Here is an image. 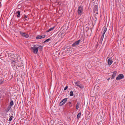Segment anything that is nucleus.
Listing matches in <instances>:
<instances>
[{"mask_svg":"<svg viewBox=\"0 0 125 125\" xmlns=\"http://www.w3.org/2000/svg\"><path fill=\"white\" fill-rule=\"evenodd\" d=\"M31 50L34 53L37 54L38 52V50L37 44L34 45L33 47H31Z\"/></svg>","mask_w":125,"mask_h":125,"instance_id":"obj_1","label":"nucleus"},{"mask_svg":"<svg viewBox=\"0 0 125 125\" xmlns=\"http://www.w3.org/2000/svg\"><path fill=\"white\" fill-rule=\"evenodd\" d=\"M50 39H48L47 40H46L44 42H49V40H50Z\"/></svg>","mask_w":125,"mask_h":125,"instance_id":"obj_25","label":"nucleus"},{"mask_svg":"<svg viewBox=\"0 0 125 125\" xmlns=\"http://www.w3.org/2000/svg\"><path fill=\"white\" fill-rule=\"evenodd\" d=\"M11 107L9 106H8L7 108L6 109L5 112L6 113H8L10 110V109Z\"/></svg>","mask_w":125,"mask_h":125,"instance_id":"obj_12","label":"nucleus"},{"mask_svg":"<svg viewBox=\"0 0 125 125\" xmlns=\"http://www.w3.org/2000/svg\"><path fill=\"white\" fill-rule=\"evenodd\" d=\"M3 80H0V84H1L3 83Z\"/></svg>","mask_w":125,"mask_h":125,"instance_id":"obj_26","label":"nucleus"},{"mask_svg":"<svg viewBox=\"0 0 125 125\" xmlns=\"http://www.w3.org/2000/svg\"><path fill=\"white\" fill-rule=\"evenodd\" d=\"M75 85L76 86H77L78 87L79 85V82H75Z\"/></svg>","mask_w":125,"mask_h":125,"instance_id":"obj_21","label":"nucleus"},{"mask_svg":"<svg viewBox=\"0 0 125 125\" xmlns=\"http://www.w3.org/2000/svg\"><path fill=\"white\" fill-rule=\"evenodd\" d=\"M79 103L78 102L76 104V109H78L79 108Z\"/></svg>","mask_w":125,"mask_h":125,"instance_id":"obj_18","label":"nucleus"},{"mask_svg":"<svg viewBox=\"0 0 125 125\" xmlns=\"http://www.w3.org/2000/svg\"><path fill=\"white\" fill-rule=\"evenodd\" d=\"M124 77L123 75L122 74H119L118 77H117L116 78L117 80H120L122 79Z\"/></svg>","mask_w":125,"mask_h":125,"instance_id":"obj_5","label":"nucleus"},{"mask_svg":"<svg viewBox=\"0 0 125 125\" xmlns=\"http://www.w3.org/2000/svg\"><path fill=\"white\" fill-rule=\"evenodd\" d=\"M67 98H65L62 99L60 102L59 105L60 106H62L67 101Z\"/></svg>","mask_w":125,"mask_h":125,"instance_id":"obj_3","label":"nucleus"},{"mask_svg":"<svg viewBox=\"0 0 125 125\" xmlns=\"http://www.w3.org/2000/svg\"><path fill=\"white\" fill-rule=\"evenodd\" d=\"M68 104H71V102H70L68 103Z\"/></svg>","mask_w":125,"mask_h":125,"instance_id":"obj_29","label":"nucleus"},{"mask_svg":"<svg viewBox=\"0 0 125 125\" xmlns=\"http://www.w3.org/2000/svg\"><path fill=\"white\" fill-rule=\"evenodd\" d=\"M11 62L12 64V66L13 67L15 66L16 65V63L15 61L14 60L12 61Z\"/></svg>","mask_w":125,"mask_h":125,"instance_id":"obj_11","label":"nucleus"},{"mask_svg":"<svg viewBox=\"0 0 125 125\" xmlns=\"http://www.w3.org/2000/svg\"><path fill=\"white\" fill-rule=\"evenodd\" d=\"M78 87L81 89L84 88V86H81L80 85H79Z\"/></svg>","mask_w":125,"mask_h":125,"instance_id":"obj_27","label":"nucleus"},{"mask_svg":"<svg viewBox=\"0 0 125 125\" xmlns=\"http://www.w3.org/2000/svg\"><path fill=\"white\" fill-rule=\"evenodd\" d=\"M73 93L72 91H71L70 93V95L71 96H72L73 95Z\"/></svg>","mask_w":125,"mask_h":125,"instance_id":"obj_20","label":"nucleus"},{"mask_svg":"<svg viewBox=\"0 0 125 125\" xmlns=\"http://www.w3.org/2000/svg\"><path fill=\"white\" fill-rule=\"evenodd\" d=\"M13 118V116H10V118H9V121H11V120Z\"/></svg>","mask_w":125,"mask_h":125,"instance_id":"obj_22","label":"nucleus"},{"mask_svg":"<svg viewBox=\"0 0 125 125\" xmlns=\"http://www.w3.org/2000/svg\"><path fill=\"white\" fill-rule=\"evenodd\" d=\"M83 6H79L77 9V13L79 15H81L83 14Z\"/></svg>","mask_w":125,"mask_h":125,"instance_id":"obj_2","label":"nucleus"},{"mask_svg":"<svg viewBox=\"0 0 125 125\" xmlns=\"http://www.w3.org/2000/svg\"><path fill=\"white\" fill-rule=\"evenodd\" d=\"M104 35H103V34H102V36L101 37V38L100 40H101V41L102 42V41H103V38H104Z\"/></svg>","mask_w":125,"mask_h":125,"instance_id":"obj_19","label":"nucleus"},{"mask_svg":"<svg viewBox=\"0 0 125 125\" xmlns=\"http://www.w3.org/2000/svg\"><path fill=\"white\" fill-rule=\"evenodd\" d=\"M38 50L39 49L40 51H41L43 49V46H41L40 45L37 44Z\"/></svg>","mask_w":125,"mask_h":125,"instance_id":"obj_8","label":"nucleus"},{"mask_svg":"<svg viewBox=\"0 0 125 125\" xmlns=\"http://www.w3.org/2000/svg\"><path fill=\"white\" fill-rule=\"evenodd\" d=\"M20 33L21 35L24 37L28 38L29 37V35L23 32L22 31H20Z\"/></svg>","mask_w":125,"mask_h":125,"instance_id":"obj_4","label":"nucleus"},{"mask_svg":"<svg viewBox=\"0 0 125 125\" xmlns=\"http://www.w3.org/2000/svg\"><path fill=\"white\" fill-rule=\"evenodd\" d=\"M117 73V72L116 71H114L113 72V74L111 78V80H112L114 79L116 76Z\"/></svg>","mask_w":125,"mask_h":125,"instance_id":"obj_7","label":"nucleus"},{"mask_svg":"<svg viewBox=\"0 0 125 125\" xmlns=\"http://www.w3.org/2000/svg\"><path fill=\"white\" fill-rule=\"evenodd\" d=\"M13 104V101L12 100L10 102V105H9V106H10V107H11L12 106Z\"/></svg>","mask_w":125,"mask_h":125,"instance_id":"obj_14","label":"nucleus"},{"mask_svg":"<svg viewBox=\"0 0 125 125\" xmlns=\"http://www.w3.org/2000/svg\"><path fill=\"white\" fill-rule=\"evenodd\" d=\"M110 79V78H109L107 80H109Z\"/></svg>","mask_w":125,"mask_h":125,"instance_id":"obj_31","label":"nucleus"},{"mask_svg":"<svg viewBox=\"0 0 125 125\" xmlns=\"http://www.w3.org/2000/svg\"><path fill=\"white\" fill-rule=\"evenodd\" d=\"M46 36L45 35H43L41 36H40L41 38V39L42 38H43L45 37Z\"/></svg>","mask_w":125,"mask_h":125,"instance_id":"obj_24","label":"nucleus"},{"mask_svg":"<svg viewBox=\"0 0 125 125\" xmlns=\"http://www.w3.org/2000/svg\"><path fill=\"white\" fill-rule=\"evenodd\" d=\"M81 115V113H79L77 115V118L78 119H79Z\"/></svg>","mask_w":125,"mask_h":125,"instance_id":"obj_17","label":"nucleus"},{"mask_svg":"<svg viewBox=\"0 0 125 125\" xmlns=\"http://www.w3.org/2000/svg\"><path fill=\"white\" fill-rule=\"evenodd\" d=\"M20 11H18L16 12V14H17V18H19L20 16Z\"/></svg>","mask_w":125,"mask_h":125,"instance_id":"obj_13","label":"nucleus"},{"mask_svg":"<svg viewBox=\"0 0 125 125\" xmlns=\"http://www.w3.org/2000/svg\"><path fill=\"white\" fill-rule=\"evenodd\" d=\"M54 28V27H52L50 29L47 30L46 32H48L52 30Z\"/></svg>","mask_w":125,"mask_h":125,"instance_id":"obj_15","label":"nucleus"},{"mask_svg":"<svg viewBox=\"0 0 125 125\" xmlns=\"http://www.w3.org/2000/svg\"><path fill=\"white\" fill-rule=\"evenodd\" d=\"M107 30V28L106 27H104L103 28L102 32H103V34L104 35L105 32Z\"/></svg>","mask_w":125,"mask_h":125,"instance_id":"obj_9","label":"nucleus"},{"mask_svg":"<svg viewBox=\"0 0 125 125\" xmlns=\"http://www.w3.org/2000/svg\"><path fill=\"white\" fill-rule=\"evenodd\" d=\"M25 18L26 19L24 20V21H27L28 20L27 19V16L26 15H24L23 17V19H24Z\"/></svg>","mask_w":125,"mask_h":125,"instance_id":"obj_16","label":"nucleus"},{"mask_svg":"<svg viewBox=\"0 0 125 125\" xmlns=\"http://www.w3.org/2000/svg\"><path fill=\"white\" fill-rule=\"evenodd\" d=\"M108 65H110L113 62V61L111 58H109L108 61Z\"/></svg>","mask_w":125,"mask_h":125,"instance_id":"obj_10","label":"nucleus"},{"mask_svg":"<svg viewBox=\"0 0 125 125\" xmlns=\"http://www.w3.org/2000/svg\"><path fill=\"white\" fill-rule=\"evenodd\" d=\"M68 86H66L64 88V90L65 91L67 90V88H68Z\"/></svg>","mask_w":125,"mask_h":125,"instance_id":"obj_28","label":"nucleus"},{"mask_svg":"<svg viewBox=\"0 0 125 125\" xmlns=\"http://www.w3.org/2000/svg\"><path fill=\"white\" fill-rule=\"evenodd\" d=\"M81 42V40H79L73 44L72 46L73 47L76 46L77 45H78Z\"/></svg>","mask_w":125,"mask_h":125,"instance_id":"obj_6","label":"nucleus"},{"mask_svg":"<svg viewBox=\"0 0 125 125\" xmlns=\"http://www.w3.org/2000/svg\"><path fill=\"white\" fill-rule=\"evenodd\" d=\"M36 38L37 39H41V38L40 36L39 35H38L37 36V37H36Z\"/></svg>","mask_w":125,"mask_h":125,"instance_id":"obj_23","label":"nucleus"},{"mask_svg":"<svg viewBox=\"0 0 125 125\" xmlns=\"http://www.w3.org/2000/svg\"><path fill=\"white\" fill-rule=\"evenodd\" d=\"M69 106H70V107H71L72 106V105H69Z\"/></svg>","mask_w":125,"mask_h":125,"instance_id":"obj_30","label":"nucleus"}]
</instances>
